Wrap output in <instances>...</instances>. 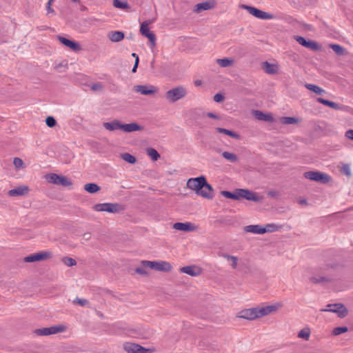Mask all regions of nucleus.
Segmentation results:
<instances>
[{
    "instance_id": "obj_1",
    "label": "nucleus",
    "mask_w": 353,
    "mask_h": 353,
    "mask_svg": "<svg viewBox=\"0 0 353 353\" xmlns=\"http://www.w3.org/2000/svg\"><path fill=\"white\" fill-rule=\"evenodd\" d=\"M281 307V303H276L272 305L244 308L236 313V317L248 321H254L276 312Z\"/></svg>"
},
{
    "instance_id": "obj_2",
    "label": "nucleus",
    "mask_w": 353,
    "mask_h": 353,
    "mask_svg": "<svg viewBox=\"0 0 353 353\" xmlns=\"http://www.w3.org/2000/svg\"><path fill=\"white\" fill-rule=\"evenodd\" d=\"M186 187L204 199H212L214 197L213 188L207 182L204 176L189 179L187 181Z\"/></svg>"
},
{
    "instance_id": "obj_3",
    "label": "nucleus",
    "mask_w": 353,
    "mask_h": 353,
    "mask_svg": "<svg viewBox=\"0 0 353 353\" xmlns=\"http://www.w3.org/2000/svg\"><path fill=\"white\" fill-rule=\"evenodd\" d=\"M67 330L68 326L65 324H58L48 327L35 329L33 330V334L37 336H47L64 332Z\"/></svg>"
},
{
    "instance_id": "obj_4",
    "label": "nucleus",
    "mask_w": 353,
    "mask_h": 353,
    "mask_svg": "<svg viewBox=\"0 0 353 353\" xmlns=\"http://www.w3.org/2000/svg\"><path fill=\"white\" fill-rule=\"evenodd\" d=\"M187 93L186 88L179 85L168 90L165 94V97L169 103H172L185 97Z\"/></svg>"
},
{
    "instance_id": "obj_5",
    "label": "nucleus",
    "mask_w": 353,
    "mask_h": 353,
    "mask_svg": "<svg viewBox=\"0 0 353 353\" xmlns=\"http://www.w3.org/2000/svg\"><path fill=\"white\" fill-rule=\"evenodd\" d=\"M141 265L143 267H147L152 270L165 272H170L172 269L171 264L169 262L165 261H142Z\"/></svg>"
},
{
    "instance_id": "obj_6",
    "label": "nucleus",
    "mask_w": 353,
    "mask_h": 353,
    "mask_svg": "<svg viewBox=\"0 0 353 353\" xmlns=\"http://www.w3.org/2000/svg\"><path fill=\"white\" fill-rule=\"evenodd\" d=\"M92 209L96 212H106L110 213H118L124 210V207L119 203H103L93 205Z\"/></svg>"
},
{
    "instance_id": "obj_7",
    "label": "nucleus",
    "mask_w": 353,
    "mask_h": 353,
    "mask_svg": "<svg viewBox=\"0 0 353 353\" xmlns=\"http://www.w3.org/2000/svg\"><path fill=\"white\" fill-rule=\"evenodd\" d=\"M303 176L305 179L323 183H329L331 180V177L328 174L317 171L306 172Z\"/></svg>"
},
{
    "instance_id": "obj_8",
    "label": "nucleus",
    "mask_w": 353,
    "mask_h": 353,
    "mask_svg": "<svg viewBox=\"0 0 353 353\" xmlns=\"http://www.w3.org/2000/svg\"><path fill=\"white\" fill-rule=\"evenodd\" d=\"M243 8L245 9L250 14L260 19L268 20L274 18L273 14L259 10L254 7L244 5L243 6Z\"/></svg>"
},
{
    "instance_id": "obj_9",
    "label": "nucleus",
    "mask_w": 353,
    "mask_h": 353,
    "mask_svg": "<svg viewBox=\"0 0 353 353\" xmlns=\"http://www.w3.org/2000/svg\"><path fill=\"white\" fill-rule=\"evenodd\" d=\"M239 199L243 198L254 202H261L263 199V196L246 189H239Z\"/></svg>"
},
{
    "instance_id": "obj_10",
    "label": "nucleus",
    "mask_w": 353,
    "mask_h": 353,
    "mask_svg": "<svg viewBox=\"0 0 353 353\" xmlns=\"http://www.w3.org/2000/svg\"><path fill=\"white\" fill-rule=\"evenodd\" d=\"M152 21H145L143 22L140 27V32L142 35L147 37L150 41L152 46L154 47L156 45V36L154 32L149 30V25Z\"/></svg>"
},
{
    "instance_id": "obj_11",
    "label": "nucleus",
    "mask_w": 353,
    "mask_h": 353,
    "mask_svg": "<svg viewBox=\"0 0 353 353\" xmlns=\"http://www.w3.org/2000/svg\"><path fill=\"white\" fill-rule=\"evenodd\" d=\"M52 253L50 251H43L37 252L26 256L23 261L26 263H32L34 261H43L51 258Z\"/></svg>"
},
{
    "instance_id": "obj_12",
    "label": "nucleus",
    "mask_w": 353,
    "mask_h": 353,
    "mask_svg": "<svg viewBox=\"0 0 353 353\" xmlns=\"http://www.w3.org/2000/svg\"><path fill=\"white\" fill-rule=\"evenodd\" d=\"M123 348L127 353H148L150 352L149 349H146L139 344L131 342L124 343L123 344Z\"/></svg>"
},
{
    "instance_id": "obj_13",
    "label": "nucleus",
    "mask_w": 353,
    "mask_h": 353,
    "mask_svg": "<svg viewBox=\"0 0 353 353\" xmlns=\"http://www.w3.org/2000/svg\"><path fill=\"white\" fill-rule=\"evenodd\" d=\"M321 311L337 313L341 318L345 317L347 314L346 307L341 303L327 305L326 308L321 310Z\"/></svg>"
},
{
    "instance_id": "obj_14",
    "label": "nucleus",
    "mask_w": 353,
    "mask_h": 353,
    "mask_svg": "<svg viewBox=\"0 0 353 353\" xmlns=\"http://www.w3.org/2000/svg\"><path fill=\"white\" fill-rule=\"evenodd\" d=\"M133 90L143 95H152L158 92V88L152 85H138Z\"/></svg>"
},
{
    "instance_id": "obj_15",
    "label": "nucleus",
    "mask_w": 353,
    "mask_h": 353,
    "mask_svg": "<svg viewBox=\"0 0 353 353\" xmlns=\"http://www.w3.org/2000/svg\"><path fill=\"white\" fill-rule=\"evenodd\" d=\"M173 229L183 232H194L199 229V226L191 222H177L173 224Z\"/></svg>"
},
{
    "instance_id": "obj_16",
    "label": "nucleus",
    "mask_w": 353,
    "mask_h": 353,
    "mask_svg": "<svg viewBox=\"0 0 353 353\" xmlns=\"http://www.w3.org/2000/svg\"><path fill=\"white\" fill-rule=\"evenodd\" d=\"M30 192V188L26 185H19L8 192V196L10 197H17L27 195Z\"/></svg>"
},
{
    "instance_id": "obj_17",
    "label": "nucleus",
    "mask_w": 353,
    "mask_h": 353,
    "mask_svg": "<svg viewBox=\"0 0 353 353\" xmlns=\"http://www.w3.org/2000/svg\"><path fill=\"white\" fill-rule=\"evenodd\" d=\"M180 272L192 276H196L201 274V270L200 268L195 265H188L181 268Z\"/></svg>"
},
{
    "instance_id": "obj_18",
    "label": "nucleus",
    "mask_w": 353,
    "mask_h": 353,
    "mask_svg": "<svg viewBox=\"0 0 353 353\" xmlns=\"http://www.w3.org/2000/svg\"><path fill=\"white\" fill-rule=\"evenodd\" d=\"M58 40L60 41L61 43L64 45L65 46L69 48L70 49L74 50V51H78L80 50V46L78 43H75L74 41H70L65 37L59 36Z\"/></svg>"
},
{
    "instance_id": "obj_19",
    "label": "nucleus",
    "mask_w": 353,
    "mask_h": 353,
    "mask_svg": "<svg viewBox=\"0 0 353 353\" xmlns=\"http://www.w3.org/2000/svg\"><path fill=\"white\" fill-rule=\"evenodd\" d=\"M143 130V127L139 125L137 123H130L128 124L121 123V130L125 132H132L136 131H141Z\"/></svg>"
},
{
    "instance_id": "obj_20",
    "label": "nucleus",
    "mask_w": 353,
    "mask_h": 353,
    "mask_svg": "<svg viewBox=\"0 0 353 353\" xmlns=\"http://www.w3.org/2000/svg\"><path fill=\"white\" fill-rule=\"evenodd\" d=\"M262 68L269 74H276L279 70V66L277 64L270 63L267 61L263 63Z\"/></svg>"
},
{
    "instance_id": "obj_21",
    "label": "nucleus",
    "mask_w": 353,
    "mask_h": 353,
    "mask_svg": "<svg viewBox=\"0 0 353 353\" xmlns=\"http://www.w3.org/2000/svg\"><path fill=\"white\" fill-rule=\"evenodd\" d=\"M252 114L259 121H274V118L270 114H264L260 110H254Z\"/></svg>"
},
{
    "instance_id": "obj_22",
    "label": "nucleus",
    "mask_w": 353,
    "mask_h": 353,
    "mask_svg": "<svg viewBox=\"0 0 353 353\" xmlns=\"http://www.w3.org/2000/svg\"><path fill=\"white\" fill-rule=\"evenodd\" d=\"M108 36L112 42H119L124 39V33L121 31L110 32Z\"/></svg>"
},
{
    "instance_id": "obj_23",
    "label": "nucleus",
    "mask_w": 353,
    "mask_h": 353,
    "mask_svg": "<svg viewBox=\"0 0 353 353\" xmlns=\"http://www.w3.org/2000/svg\"><path fill=\"white\" fill-rule=\"evenodd\" d=\"M104 128L109 131L121 130V123L118 120L112 122H105L103 123Z\"/></svg>"
},
{
    "instance_id": "obj_24",
    "label": "nucleus",
    "mask_w": 353,
    "mask_h": 353,
    "mask_svg": "<svg viewBox=\"0 0 353 353\" xmlns=\"http://www.w3.org/2000/svg\"><path fill=\"white\" fill-rule=\"evenodd\" d=\"M244 230L246 232L261 234H263V226L260 225H250L245 226Z\"/></svg>"
},
{
    "instance_id": "obj_25",
    "label": "nucleus",
    "mask_w": 353,
    "mask_h": 353,
    "mask_svg": "<svg viewBox=\"0 0 353 353\" xmlns=\"http://www.w3.org/2000/svg\"><path fill=\"white\" fill-rule=\"evenodd\" d=\"M311 333V329L309 327H305L298 332L297 336L307 341H309Z\"/></svg>"
},
{
    "instance_id": "obj_26",
    "label": "nucleus",
    "mask_w": 353,
    "mask_h": 353,
    "mask_svg": "<svg viewBox=\"0 0 353 353\" xmlns=\"http://www.w3.org/2000/svg\"><path fill=\"white\" fill-rule=\"evenodd\" d=\"M216 63L221 68L230 67L234 64V59L231 58L218 59Z\"/></svg>"
},
{
    "instance_id": "obj_27",
    "label": "nucleus",
    "mask_w": 353,
    "mask_h": 353,
    "mask_svg": "<svg viewBox=\"0 0 353 353\" xmlns=\"http://www.w3.org/2000/svg\"><path fill=\"white\" fill-rule=\"evenodd\" d=\"M281 228V226L277 225L274 223H269L263 226V234L267 232H273L279 230Z\"/></svg>"
},
{
    "instance_id": "obj_28",
    "label": "nucleus",
    "mask_w": 353,
    "mask_h": 353,
    "mask_svg": "<svg viewBox=\"0 0 353 353\" xmlns=\"http://www.w3.org/2000/svg\"><path fill=\"white\" fill-rule=\"evenodd\" d=\"M213 7V4L210 2H202L195 6V11L199 12L202 10H210Z\"/></svg>"
},
{
    "instance_id": "obj_29",
    "label": "nucleus",
    "mask_w": 353,
    "mask_h": 353,
    "mask_svg": "<svg viewBox=\"0 0 353 353\" xmlns=\"http://www.w3.org/2000/svg\"><path fill=\"white\" fill-rule=\"evenodd\" d=\"M216 132H218L219 133L225 134L230 137H232V138H234L236 139H240L239 134H238L237 133H236L233 131H231V130H227L225 128H216Z\"/></svg>"
},
{
    "instance_id": "obj_30",
    "label": "nucleus",
    "mask_w": 353,
    "mask_h": 353,
    "mask_svg": "<svg viewBox=\"0 0 353 353\" xmlns=\"http://www.w3.org/2000/svg\"><path fill=\"white\" fill-rule=\"evenodd\" d=\"M222 157L231 163H236L238 161V157L232 152L224 151L221 154Z\"/></svg>"
},
{
    "instance_id": "obj_31",
    "label": "nucleus",
    "mask_w": 353,
    "mask_h": 353,
    "mask_svg": "<svg viewBox=\"0 0 353 353\" xmlns=\"http://www.w3.org/2000/svg\"><path fill=\"white\" fill-rule=\"evenodd\" d=\"M305 86L309 90L314 92V93L318 94H322L325 92V91L323 89H322L321 87H319L316 85H314V84L307 83V84H305Z\"/></svg>"
},
{
    "instance_id": "obj_32",
    "label": "nucleus",
    "mask_w": 353,
    "mask_h": 353,
    "mask_svg": "<svg viewBox=\"0 0 353 353\" xmlns=\"http://www.w3.org/2000/svg\"><path fill=\"white\" fill-rule=\"evenodd\" d=\"M84 190L89 193L94 194L100 190V188L97 184L90 183L84 185Z\"/></svg>"
},
{
    "instance_id": "obj_33",
    "label": "nucleus",
    "mask_w": 353,
    "mask_h": 353,
    "mask_svg": "<svg viewBox=\"0 0 353 353\" xmlns=\"http://www.w3.org/2000/svg\"><path fill=\"white\" fill-rule=\"evenodd\" d=\"M60 175L57 174L51 173L45 176V179L47 182L55 185H58V181L59 179Z\"/></svg>"
},
{
    "instance_id": "obj_34",
    "label": "nucleus",
    "mask_w": 353,
    "mask_h": 353,
    "mask_svg": "<svg viewBox=\"0 0 353 353\" xmlns=\"http://www.w3.org/2000/svg\"><path fill=\"white\" fill-rule=\"evenodd\" d=\"M317 101L320 103L323 104L325 105H327V106H328V107H330L331 108H333V109H335V110L339 109V105L337 103L333 102V101H330L324 99L323 98H318Z\"/></svg>"
},
{
    "instance_id": "obj_35",
    "label": "nucleus",
    "mask_w": 353,
    "mask_h": 353,
    "mask_svg": "<svg viewBox=\"0 0 353 353\" xmlns=\"http://www.w3.org/2000/svg\"><path fill=\"white\" fill-rule=\"evenodd\" d=\"M221 194L228 199H232L234 200L239 199V189H237L235 192L233 193L228 191H223L221 192Z\"/></svg>"
},
{
    "instance_id": "obj_36",
    "label": "nucleus",
    "mask_w": 353,
    "mask_h": 353,
    "mask_svg": "<svg viewBox=\"0 0 353 353\" xmlns=\"http://www.w3.org/2000/svg\"><path fill=\"white\" fill-rule=\"evenodd\" d=\"M146 154L153 161H157L158 159L160 157V155L158 153V152L155 149L152 148L147 149Z\"/></svg>"
},
{
    "instance_id": "obj_37",
    "label": "nucleus",
    "mask_w": 353,
    "mask_h": 353,
    "mask_svg": "<svg viewBox=\"0 0 353 353\" xmlns=\"http://www.w3.org/2000/svg\"><path fill=\"white\" fill-rule=\"evenodd\" d=\"M121 157L123 160L131 164H134L137 161L136 157L129 153H123Z\"/></svg>"
},
{
    "instance_id": "obj_38",
    "label": "nucleus",
    "mask_w": 353,
    "mask_h": 353,
    "mask_svg": "<svg viewBox=\"0 0 353 353\" xmlns=\"http://www.w3.org/2000/svg\"><path fill=\"white\" fill-rule=\"evenodd\" d=\"M223 257L231 262V266L233 269H236L237 267L238 258L234 256H230L228 254H223Z\"/></svg>"
},
{
    "instance_id": "obj_39",
    "label": "nucleus",
    "mask_w": 353,
    "mask_h": 353,
    "mask_svg": "<svg viewBox=\"0 0 353 353\" xmlns=\"http://www.w3.org/2000/svg\"><path fill=\"white\" fill-rule=\"evenodd\" d=\"M72 181L67 177L60 175L58 181V185H61L64 187H69L72 185Z\"/></svg>"
},
{
    "instance_id": "obj_40",
    "label": "nucleus",
    "mask_w": 353,
    "mask_h": 353,
    "mask_svg": "<svg viewBox=\"0 0 353 353\" xmlns=\"http://www.w3.org/2000/svg\"><path fill=\"white\" fill-rule=\"evenodd\" d=\"M113 6L117 8L128 9L129 8L128 3L126 1H121L119 0H114Z\"/></svg>"
},
{
    "instance_id": "obj_41",
    "label": "nucleus",
    "mask_w": 353,
    "mask_h": 353,
    "mask_svg": "<svg viewBox=\"0 0 353 353\" xmlns=\"http://www.w3.org/2000/svg\"><path fill=\"white\" fill-rule=\"evenodd\" d=\"M13 165L17 170H21L25 168L23 161L19 157L14 158Z\"/></svg>"
},
{
    "instance_id": "obj_42",
    "label": "nucleus",
    "mask_w": 353,
    "mask_h": 353,
    "mask_svg": "<svg viewBox=\"0 0 353 353\" xmlns=\"http://www.w3.org/2000/svg\"><path fill=\"white\" fill-rule=\"evenodd\" d=\"M281 122L283 124H294L297 123L299 122V120L294 117H284L281 118Z\"/></svg>"
},
{
    "instance_id": "obj_43",
    "label": "nucleus",
    "mask_w": 353,
    "mask_h": 353,
    "mask_svg": "<svg viewBox=\"0 0 353 353\" xmlns=\"http://www.w3.org/2000/svg\"><path fill=\"white\" fill-rule=\"evenodd\" d=\"M330 48L339 55L343 54L345 53V50L343 47L338 44H331Z\"/></svg>"
},
{
    "instance_id": "obj_44",
    "label": "nucleus",
    "mask_w": 353,
    "mask_h": 353,
    "mask_svg": "<svg viewBox=\"0 0 353 353\" xmlns=\"http://www.w3.org/2000/svg\"><path fill=\"white\" fill-rule=\"evenodd\" d=\"M348 330L347 327H345V326H343V327H335L334 328V330H332V334L334 335V336H338L341 334H343V333H345V332H347Z\"/></svg>"
},
{
    "instance_id": "obj_45",
    "label": "nucleus",
    "mask_w": 353,
    "mask_h": 353,
    "mask_svg": "<svg viewBox=\"0 0 353 353\" xmlns=\"http://www.w3.org/2000/svg\"><path fill=\"white\" fill-rule=\"evenodd\" d=\"M305 47L313 50H319V46L314 41H307Z\"/></svg>"
},
{
    "instance_id": "obj_46",
    "label": "nucleus",
    "mask_w": 353,
    "mask_h": 353,
    "mask_svg": "<svg viewBox=\"0 0 353 353\" xmlns=\"http://www.w3.org/2000/svg\"><path fill=\"white\" fill-rule=\"evenodd\" d=\"M340 170L346 176L351 175V169L349 164H342V165L340 167Z\"/></svg>"
},
{
    "instance_id": "obj_47",
    "label": "nucleus",
    "mask_w": 353,
    "mask_h": 353,
    "mask_svg": "<svg viewBox=\"0 0 353 353\" xmlns=\"http://www.w3.org/2000/svg\"><path fill=\"white\" fill-rule=\"evenodd\" d=\"M63 263L69 267L74 266L77 264L74 259L70 257H65L63 259Z\"/></svg>"
},
{
    "instance_id": "obj_48",
    "label": "nucleus",
    "mask_w": 353,
    "mask_h": 353,
    "mask_svg": "<svg viewBox=\"0 0 353 353\" xmlns=\"http://www.w3.org/2000/svg\"><path fill=\"white\" fill-rule=\"evenodd\" d=\"M46 123L48 127L52 128L56 125V120L52 117H48Z\"/></svg>"
},
{
    "instance_id": "obj_49",
    "label": "nucleus",
    "mask_w": 353,
    "mask_h": 353,
    "mask_svg": "<svg viewBox=\"0 0 353 353\" xmlns=\"http://www.w3.org/2000/svg\"><path fill=\"white\" fill-rule=\"evenodd\" d=\"M132 56L133 57V58L135 59L134 65V67H133V68L132 70V72H136L137 67H138V65H139V56L136 53H134V52L132 54Z\"/></svg>"
},
{
    "instance_id": "obj_50",
    "label": "nucleus",
    "mask_w": 353,
    "mask_h": 353,
    "mask_svg": "<svg viewBox=\"0 0 353 353\" xmlns=\"http://www.w3.org/2000/svg\"><path fill=\"white\" fill-rule=\"evenodd\" d=\"M294 39L301 46H305L307 41L305 38L301 36H295Z\"/></svg>"
},
{
    "instance_id": "obj_51",
    "label": "nucleus",
    "mask_w": 353,
    "mask_h": 353,
    "mask_svg": "<svg viewBox=\"0 0 353 353\" xmlns=\"http://www.w3.org/2000/svg\"><path fill=\"white\" fill-rule=\"evenodd\" d=\"M74 303H77V304H79V305H81V306H85V305H87L88 304V300L83 299H78V298L76 299L74 301Z\"/></svg>"
},
{
    "instance_id": "obj_52",
    "label": "nucleus",
    "mask_w": 353,
    "mask_h": 353,
    "mask_svg": "<svg viewBox=\"0 0 353 353\" xmlns=\"http://www.w3.org/2000/svg\"><path fill=\"white\" fill-rule=\"evenodd\" d=\"M311 282L314 283H319V282H325V281H329L328 279H325V277H321L320 279H316V277H312L310 278Z\"/></svg>"
},
{
    "instance_id": "obj_53",
    "label": "nucleus",
    "mask_w": 353,
    "mask_h": 353,
    "mask_svg": "<svg viewBox=\"0 0 353 353\" xmlns=\"http://www.w3.org/2000/svg\"><path fill=\"white\" fill-rule=\"evenodd\" d=\"M214 100L216 103H220L224 100V97L221 94L217 93L214 96Z\"/></svg>"
},
{
    "instance_id": "obj_54",
    "label": "nucleus",
    "mask_w": 353,
    "mask_h": 353,
    "mask_svg": "<svg viewBox=\"0 0 353 353\" xmlns=\"http://www.w3.org/2000/svg\"><path fill=\"white\" fill-rule=\"evenodd\" d=\"M102 88L103 86L100 83H94L92 85V90L94 91H100L102 90Z\"/></svg>"
},
{
    "instance_id": "obj_55",
    "label": "nucleus",
    "mask_w": 353,
    "mask_h": 353,
    "mask_svg": "<svg viewBox=\"0 0 353 353\" xmlns=\"http://www.w3.org/2000/svg\"><path fill=\"white\" fill-rule=\"evenodd\" d=\"M345 137L353 141V130H349L345 132Z\"/></svg>"
},
{
    "instance_id": "obj_56",
    "label": "nucleus",
    "mask_w": 353,
    "mask_h": 353,
    "mask_svg": "<svg viewBox=\"0 0 353 353\" xmlns=\"http://www.w3.org/2000/svg\"><path fill=\"white\" fill-rule=\"evenodd\" d=\"M207 116L208 117H210V118H212V119H220V117L218 115H216V114H215L214 113H212V112H208L207 114Z\"/></svg>"
},
{
    "instance_id": "obj_57",
    "label": "nucleus",
    "mask_w": 353,
    "mask_h": 353,
    "mask_svg": "<svg viewBox=\"0 0 353 353\" xmlns=\"http://www.w3.org/2000/svg\"><path fill=\"white\" fill-rule=\"evenodd\" d=\"M136 272L140 274H145L146 272L145 270H143V269L141 268H137L136 269Z\"/></svg>"
},
{
    "instance_id": "obj_58",
    "label": "nucleus",
    "mask_w": 353,
    "mask_h": 353,
    "mask_svg": "<svg viewBox=\"0 0 353 353\" xmlns=\"http://www.w3.org/2000/svg\"><path fill=\"white\" fill-rule=\"evenodd\" d=\"M201 83H202V82H201V81H200V80H197V81H194V85H195L196 86H199V85H201Z\"/></svg>"
},
{
    "instance_id": "obj_59",
    "label": "nucleus",
    "mask_w": 353,
    "mask_h": 353,
    "mask_svg": "<svg viewBox=\"0 0 353 353\" xmlns=\"http://www.w3.org/2000/svg\"><path fill=\"white\" fill-rule=\"evenodd\" d=\"M299 203H301V204H305V203H306V201H305V200H304V199H301V200H299Z\"/></svg>"
},
{
    "instance_id": "obj_60",
    "label": "nucleus",
    "mask_w": 353,
    "mask_h": 353,
    "mask_svg": "<svg viewBox=\"0 0 353 353\" xmlns=\"http://www.w3.org/2000/svg\"><path fill=\"white\" fill-rule=\"evenodd\" d=\"M47 5H48V12H52V8H51V4H50V5H48V4L47 3Z\"/></svg>"
},
{
    "instance_id": "obj_61",
    "label": "nucleus",
    "mask_w": 353,
    "mask_h": 353,
    "mask_svg": "<svg viewBox=\"0 0 353 353\" xmlns=\"http://www.w3.org/2000/svg\"><path fill=\"white\" fill-rule=\"evenodd\" d=\"M53 1H54V0H49V1L48 2V5L52 4V2Z\"/></svg>"
},
{
    "instance_id": "obj_62",
    "label": "nucleus",
    "mask_w": 353,
    "mask_h": 353,
    "mask_svg": "<svg viewBox=\"0 0 353 353\" xmlns=\"http://www.w3.org/2000/svg\"><path fill=\"white\" fill-rule=\"evenodd\" d=\"M72 1L74 2V3H77V2H79V0H72Z\"/></svg>"
}]
</instances>
